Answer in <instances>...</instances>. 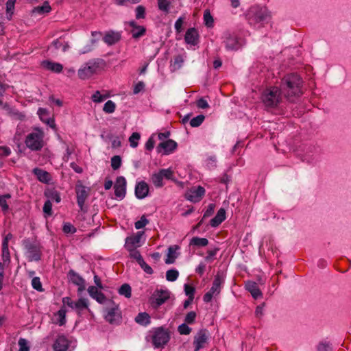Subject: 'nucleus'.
I'll return each mask as SVG.
<instances>
[{"label": "nucleus", "instance_id": "nucleus-1", "mask_svg": "<svg viewBox=\"0 0 351 351\" xmlns=\"http://www.w3.org/2000/svg\"><path fill=\"white\" fill-rule=\"evenodd\" d=\"M303 80L297 73H289L283 77L280 84V90L284 97L289 102H295L302 92Z\"/></svg>", "mask_w": 351, "mask_h": 351}, {"label": "nucleus", "instance_id": "nucleus-2", "mask_svg": "<svg viewBox=\"0 0 351 351\" xmlns=\"http://www.w3.org/2000/svg\"><path fill=\"white\" fill-rule=\"evenodd\" d=\"M282 92L277 86L266 88L261 95V101L267 109H276L282 103Z\"/></svg>", "mask_w": 351, "mask_h": 351}, {"label": "nucleus", "instance_id": "nucleus-3", "mask_svg": "<svg viewBox=\"0 0 351 351\" xmlns=\"http://www.w3.org/2000/svg\"><path fill=\"white\" fill-rule=\"evenodd\" d=\"M246 19L251 25L267 23L270 19L269 12L265 8L251 7L246 13Z\"/></svg>", "mask_w": 351, "mask_h": 351}, {"label": "nucleus", "instance_id": "nucleus-4", "mask_svg": "<svg viewBox=\"0 0 351 351\" xmlns=\"http://www.w3.org/2000/svg\"><path fill=\"white\" fill-rule=\"evenodd\" d=\"M44 137V132L39 128H35L26 136L25 144L31 151H40L45 145Z\"/></svg>", "mask_w": 351, "mask_h": 351}, {"label": "nucleus", "instance_id": "nucleus-5", "mask_svg": "<svg viewBox=\"0 0 351 351\" xmlns=\"http://www.w3.org/2000/svg\"><path fill=\"white\" fill-rule=\"evenodd\" d=\"M105 66L106 62L102 59H96L89 61L79 69L78 76L82 80H86L104 69Z\"/></svg>", "mask_w": 351, "mask_h": 351}, {"label": "nucleus", "instance_id": "nucleus-6", "mask_svg": "<svg viewBox=\"0 0 351 351\" xmlns=\"http://www.w3.org/2000/svg\"><path fill=\"white\" fill-rule=\"evenodd\" d=\"M23 245L25 250L28 261H38L40 260L42 247L38 241H32L29 239H25L23 241Z\"/></svg>", "mask_w": 351, "mask_h": 351}, {"label": "nucleus", "instance_id": "nucleus-7", "mask_svg": "<svg viewBox=\"0 0 351 351\" xmlns=\"http://www.w3.org/2000/svg\"><path fill=\"white\" fill-rule=\"evenodd\" d=\"M225 282V276L223 272L218 271L215 276L212 287L210 290L203 296V300L206 303L211 302L214 296L218 295Z\"/></svg>", "mask_w": 351, "mask_h": 351}, {"label": "nucleus", "instance_id": "nucleus-8", "mask_svg": "<svg viewBox=\"0 0 351 351\" xmlns=\"http://www.w3.org/2000/svg\"><path fill=\"white\" fill-rule=\"evenodd\" d=\"M152 339L154 348H163L170 339L169 330L164 326L154 328Z\"/></svg>", "mask_w": 351, "mask_h": 351}, {"label": "nucleus", "instance_id": "nucleus-9", "mask_svg": "<svg viewBox=\"0 0 351 351\" xmlns=\"http://www.w3.org/2000/svg\"><path fill=\"white\" fill-rule=\"evenodd\" d=\"M163 179L170 180L176 182L173 171L170 169H162L154 173L151 176V180L156 188H161L164 186Z\"/></svg>", "mask_w": 351, "mask_h": 351}, {"label": "nucleus", "instance_id": "nucleus-10", "mask_svg": "<svg viewBox=\"0 0 351 351\" xmlns=\"http://www.w3.org/2000/svg\"><path fill=\"white\" fill-rule=\"evenodd\" d=\"M170 298V292L168 290L156 289L149 299L151 306L156 310L165 304Z\"/></svg>", "mask_w": 351, "mask_h": 351}, {"label": "nucleus", "instance_id": "nucleus-11", "mask_svg": "<svg viewBox=\"0 0 351 351\" xmlns=\"http://www.w3.org/2000/svg\"><path fill=\"white\" fill-rule=\"evenodd\" d=\"M112 306L108 307L105 310V319L111 324H119L121 322V313L118 305L115 304L113 301H110Z\"/></svg>", "mask_w": 351, "mask_h": 351}, {"label": "nucleus", "instance_id": "nucleus-12", "mask_svg": "<svg viewBox=\"0 0 351 351\" xmlns=\"http://www.w3.org/2000/svg\"><path fill=\"white\" fill-rule=\"evenodd\" d=\"M77 203L81 210H83L84 204L89 196L90 189L78 181L75 184Z\"/></svg>", "mask_w": 351, "mask_h": 351}, {"label": "nucleus", "instance_id": "nucleus-13", "mask_svg": "<svg viewBox=\"0 0 351 351\" xmlns=\"http://www.w3.org/2000/svg\"><path fill=\"white\" fill-rule=\"evenodd\" d=\"M209 332L206 329L199 330L194 337L193 346L194 351H199L206 348L208 343Z\"/></svg>", "mask_w": 351, "mask_h": 351}, {"label": "nucleus", "instance_id": "nucleus-14", "mask_svg": "<svg viewBox=\"0 0 351 351\" xmlns=\"http://www.w3.org/2000/svg\"><path fill=\"white\" fill-rule=\"evenodd\" d=\"M143 231H138L136 234L128 237L125 239V248L126 250H132L141 247L144 243V241H143Z\"/></svg>", "mask_w": 351, "mask_h": 351}, {"label": "nucleus", "instance_id": "nucleus-15", "mask_svg": "<svg viewBox=\"0 0 351 351\" xmlns=\"http://www.w3.org/2000/svg\"><path fill=\"white\" fill-rule=\"evenodd\" d=\"M222 38L225 47L227 50L236 51L240 48V44L238 38L234 34L230 32H225Z\"/></svg>", "mask_w": 351, "mask_h": 351}, {"label": "nucleus", "instance_id": "nucleus-16", "mask_svg": "<svg viewBox=\"0 0 351 351\" xmlns=\"http://www.w3.org/2000/svg\"><path fill=\"white\" fill-rule=\"evenodd\" d=\"M205 189L201 186H194L189 189L185 195L186 199L196 203L199 202L205 195Z\"/></svg>", "mask_w": 351, "mask_h": 351}, {"label": "nucleus", "instance_id": "nucleus-17", "mask_svg": "<svg viewBox=\"0 0 351 351\" xmlns=\"http://www.w3.org/2000/svg\"><path fill=\"white\" fill-rule=\"evenodd\" d=\"M114 195L117 198L122 199L126 193V180L123 176L117 177L114 186Z\"/></svg>", "mask_w": 351, "mask_h": 351}, {"label": "nucleus", "instance_id": "nucleus-18", "mask_svg": "<svg viewBox=\"0 0 351 351\" xmlns=\"http://www.w3.org/2000/svg\"><path fill=\"white\" fill-rule=\"evenodd\" d=\"M69 341L64 335H58L53 345L54 351H67Z\"/></svg>", "mask_w": 351, "mask_h": 351}, {"label": "nucleus", "instance_id": "nucleus-19", "mask_svg": "<svg viewBox=\"0 0 351 351\" xmlns=\"http://www.w3.org/2000/svg\"><path fill=\"white\" fill-rule=\"evenodd\" d=\"M184 40L186 43L195 46L199 43V34L197 30L191 27L187 29L184 36Z\"/></svg>", "mask_w": 351, "mask_h": 351}, {"label": "nucleus", "instance_id": "nucleus-20", "mask_svg": "<svg viewBox=\"0 0 351 351\" xmlns=\"http://www.w3.org/2000/svg\"><path fill=\"white\" fill-rule=\"evenodd\" d=\"M89 295L99 304H104L107 298L106 295L95 286H90L88 289Z\"/></svg>", "mask_w": 351, "mask_h": 351}, {"label": "nucleus", "instance_id": "nucleus-21", "mask_svg": "<svg viewBox=\"0 0 351 351\" xmlns=\"http://www.w3.org/2000/svg\"><path fill=\"white\" fill-rule=\"evenodd\" d=\"M177 147V143L171 139L161 142L157 147V152H161L164 150L165 154H168L173 152Z\"/></svg>", "mask_w": 351, "mask_h": 351}, {"label": "nucleus", "instance_id": "nucleus-22", "mask_svg": "<svg viewBox=\"0 0 351 351\" xmlns=\"http://www.w3.org/2000/svg\"><path fill=\"white\" fill-rule=\"evenodd\" d=\"M149 186L144 182L141 181L136 184L135 187V195L138 199H143L148 195Z\"/></svg>", "mask_w": 351, "mask_h": 351}, {"label": "nucleus", "instance_id": "nucleus-23", "mask_svg": "<svg viewBox=\"0 0 351 351\" xmlns=\"http://www.w3.org/2000/svg\"><path fill=\"white\" fill-rule=\"evenodd\" d=\"M88 306V300L86 298H81L75 302L73 309H75L79 315H82L84 310H87L89 313L91 312Z\"/></svg>", "mask_w": 351, "mask_h": 351}, {"label": "nucleus", "instance_id": "nucleus-24", "mask_svg": "<svg viewBox=\"0 0 351 351\" xmlns=\"http://www.w3.org/2000/svg\"><path fill=\"white\" fill-rule=\"evenodd\" d=\"M33 173L36 176L37 179L44 183V184H49L51 180V176L50 173L40 168H34L33 169Z\"/></svg>", "mask_w": 351, "mask_h": 351}, {"label": "nucleus", "instance_id": "nucleus-25", "mask_svg": "<svg viewBox=\"0 0 351 351\" xmlns=\"http://www.w3.org/2000/svg\"><path fill=\"white\" fill-rule=\"evenodd\" d=\"M41 66L44 69L56 73H61L63 69V66L60 63L52 62L50 60H43L41 62Z\"/></svg>", "mask_w": 351, "mask_h": 351}, {"label": "nucleus", "instance_id": "nucleus-26", "mask_svg": "<svg viewBox=\"0 0 351 351\" xmlns=\"http://www.w3.org/2000/svg\"><path fill=\"white\" fill-rule=\"evenodd\" d=\"M121 39V34L117 32L110 31L106 33L103 40L108 45L118 43Z\"/></svg>", "mask_w": 351, "mask_h": 351}, {"label": "nucleus", "instance_id": "nucleus-27", "mask_svg": "<svg viewBox=\"0 0 351 351\" xmlns=\"http://www.w3.org/2000/svg\"><path fill=\"white\" fill-rule=\"evenodd\" d=\"M245 289L247 290L254 299H257L262 295V293L256 282L248 281L245 283Z\"/></svg>", "mask_w": 351, "mask_h": 351}, {"label": "nucleus", "instance_id": "nucleus-28", "mask_svg": "<svg viewBox=\"0 0 351 351\" xmlns=\"http://www.w3.org/2000/svg\"><path fill=\"white\" fill-rule=\"evenodd\" d=\"M4 109L13 120L23 121L25 118V115L23 112L10 107L8 104L4 105Z\"/></svg>", "mask_w": 351, "mask_h": 351}, {"label": "nucleus", "instance_id": "nucleus-29", "mask_svg": "<svg viewBox=\"0 0 351 351\" xmlns=\"http://www.w3.org/2000/svg\"><path fill=\"white\" fill-rule=\"evenodd\" d=\"M135 322L143 326H147L151 324V317L146 312L139 313L134 318Z\"/></svg>", "mask_w": 351, "mask_h": 351}, {"label": "nucleus", "instance_id": "nucleus-30", "mask_svg": "<svg viewBox=\"0 0 351 351\" xmlns=\"http://www.w3.org/2000/svg\"><path fill=\"white\" fill-rule=\"evenodd\" d=\"M69 276L72 282L79 286V290L82 291L84 289V280L73 270H70Z\"/></svg>", "mask_w": 351, "mask_h": 351}, {"label": "nucleus", "instance_id": "nucleus-31", "mask_svg": "<svg viewBox=\"0 0 351 351\" xmlns=\"http://www.w3.org/2000/svg\"><path fill=\"white\" fill-rule=\"evenodd\" d=\"M226 219V210L223 208H220L217 215L213 218L210 224L212 227H217Z\"/></svg>", "mask_w": 351, "mask_h": 351}, {"label": "nucleus", "instance_id": "nucleus-32", "mask_svg": "<svg viewBox=\"0 0 351 351\" xmlns=\"http://www.w3.org/2000/svg\"><path fill=\"white\" fill-rule=\"evenodd\" d=\"M66 311L64 308L62 307L56 313H55L54 316L56 318L54 322L55 324H58L59 326H63L66 324Z\"/></svg>", "mask_w": 351, "mask_h": 351}, {"label": "nucleus", "instance_id": "nucleus-33", "mask_svg": "<svg viewBox=\"0 0 351 351\" xmlns=\"http://www.w3.org/2000/svg\"><path fill=\"white\" fill-rule=\"evenodd\" d=\"M51 8L48 1H45L41 6H37L34 8L32 13L36 14H44L49 13Z\"/></svg>", "mask_w": 351, "mask_h": 351}, {"label": "nucleus", "instance_id": "nucleus-34", "mask_svg": "<svg viewBox=\"0 0 351 351\" xmlns=\"http://www.w3.org/2000/svg\"><path fill=\"white\" fill-rule=\"evenodd\" d=\"M69 46L68 43H63L60 39H56L51 43V45L48 47V49H51L53 48L55 50L61 49L63 52H65L69 49Z\"/></svg>", "mask_w": 351, "mask_h": 351}, {"label": "nucleus", "instance_id": "nucleus-35", "mask_svg": "<svg viewBox=\"0 0 351 351\" xmlns=\"http://www.w3.org/2000/svg\"><path fill=\"white\" fill-rule=\"evenodd\" d=\"M179 249L178 245H172L168 248L167 258L165 260L166 264L173 263L176 258V250Z\"/></svg>", "mask_w": 351, "mask_h": 351}, {"label": "nucleus", "instance_id": "nucleus-36", "mask_svg": "<svg viewBox=\"0 0 351 351\" xmlns=\"http://www.w3.org/2000/svg\"><path fill=\"white\" fill-rule=\"evenodd\" d=\"M208 240L206 238H200L198 237H193L189 242L190 246L205 247L208 245Z\"/></svg>", "mask_w": 351, "mask_h": 351}, {"label": "nucleus", "instance_id": "nucleus-37", "mask_svg": "<svg viewBox=\"0 0 351 351\" xmlns=\"http://www.w3.org/2000/svg\"><path fill=\"white\" fill-rule=\"evenodd\" d=\"M171 3L170 0H158V8L165 14H169Z\"/></svg>", "mask_w": 351, "mask_h": 351}, {"label": "nucleus", "instance_id": "nucleus-38", "mask_svg": "<svg viewBox=\"0 0 351 351\" xmlns=\"http://www.w3.org/2000/svg\"><path fill=\"white\" fill-rule=\"evenodd\" d=\"M119 293L124 295L127 298H130L132 295V289L128 284H123L121 286L118 291Z\"/></svg>", "mask_w": 351, "mask_h": 351}, {"label": "nucleus", "instance_id": "nucleus-39", "mask_svg": "<svg viewBox=\"0 0 351 351\" xmlns=\"http://www.w3.org/2000/svg\"><path fill=\"white\" fill-rule=\"evenodd\" d=\"M204 21L206 27H211L213 26V17L208 10H206L204 12Z\"/></svg>", "mask_w": 351, "mask_h": 351}, {"label": "nucleus", "instance_id": "nucleus-40", "mask_svg": "<svg viewBox=\"0 0 351 351\" xmlns=\"http://www.w3.org/2000/svg\"><path fill=\"white\" fill-rule=\"evenodd\" d=\"M178 276L179 272L176 269H169L166 272V279L169 282L176 281L178 279Z\"/></svg>", "mask_w": 351, "mask_h": 351}, {"label": "nucleus", "instance_id": "nucleus-41", "mask_svg": "<svg viewBox=\"0 0 351 351\" xmlns=\"http://www.w3.org/2000/svg\"><path fill=\"white\" fill-rule=\"evenodd\" d=\"M116 109V104L112 100L106 101L104 106L103 110L108 114L113 113Z\"/></svg>", "mask_w": 351, "mask_h": 351}, {"label": "nucleus", "instance_id": "nucleus-42", "mask_svg": "<svg viewBox=\"0 0 351 351\" xmlns=\"http://www.w3.org/2000/svg\"><path fill=\"white\" fill-rule=\"evenodd\" d=\"M11 195L9 193L5 194L3 195H0V206L3 212L8 211L9 209V206L7 204V199H10Z\"/></svg>", "mask_w": 351, "mask_h": 351}, {"label": "nucleus", "instance_id": "nucleus-43", "mask_svg": "<svg viewBox=\"0 0 351 351\" xmlns=\"http://www.w3.org/2000/svg\"><path fill=\"white\" fill-rule=\"evenodd\" d=\"M108 97H109L108 95H103L101 94L100 91L97 90L91 96V99L95 103H101L103 101H104L106 98H108Z\"/></svg>", "mask_w": 351, "mask_h": 351}, {"label": "nucleus", "instance_id": "nucleus-44", "mask_svg": "<svg viewBox=\"0 0 351 351\" xmlns=\"http://www.w3.org/2000/svg\"><path fill=\"white\" fill-rule=\"evenodd\" d=\"M141 135L138 132H133L132 135L129 138V142L130 146L133 148H135L138 145V141L140 140Z\"/></svg>", "mask_w": 351, "mask_h": 351}, {"label": "nucleus", "instance_id": "nucleus-45", "mask_svg": "<svg viewBox=\"0 0 351 351\" xmlns=\"http://www.w3.org/2000/svg\"><path fill=\"white\" fill-rule=\"evenodd\" d=\"M205 119V117L203 114L197 115V117L193 118L190 121V125L193 128H196L199 126Z\"/></svg>", "mask_w": 351, "mask_h": 351}, {"label": "nucleus", "instance_id": "nucleus-46", "mask_svg": "<svg viewBox=\"0 0 351 351\" xmlns=\"http://www.w3.org/2000/svg\"><path fill=\"white\" fill-rule=\"evenodd\" d=\"M130 253V257L136 260L138 264L143 260L140 252L137 249L127 250Z\"/></svg>", "mask_w": 351, "mask_h": 351}, {"label": "nucleus", "instance_id": "nucleus-47", "mask_svg": "<svg viewBox=\"0 0 351 351\" xmlns=\"http://www.w3.org/2000/svg\"><path fill=\"white\" fill-rule=\"evenodd\" d=\"M62 231L65 234H74L75 232H76L77 229L71 223L67 222L64 223L62 227Z\"/></svg>", "mask_w": 351, "mask_h": 351}, {"label": "nucleus", "instance_id": "nucleus-48", "mask_svg": "<svg viewBox=\"0 0 351 351\" xmlns=\"http://www.w3.org/2000/svg\"><path fill=\"white\" fill-rule=\"evenodd\" d=\"M121 165V158L119 156H114L111 158V167L114 170L120 168Z\"/></svg>", "mask_w": 351, "mask_h": 351}, {"label": "nucleus", "instance_id": "nucleus-49", "mask_svg": "<svg viewBox=\"0 0 351 351\" xmlns=\"http://www.w3.org/2000/svg\"><path fill=\"white\" fill-rule=\"evenodd\" d=\"M32 287L38 291H43V289L39 277H34L32 280Z\"/></svg>", "mask_w": 351, "mask_h": 351}, {"label": "nucleus", "instance_id": "nucleus-50", "mask_svg": "<svg viewBox=\"0 0 351 351\" xmlns=\"http://www.w3.org/2000/svg\"><path fill=\"white\" fill-rule=\"evenodd\" d=\"M188 324L184 323L180 325L178 328V331L180 335H189L191 332V328L187 325Z\"/></svg>", "mask_w": 351, "mask_h": 351}, {"label": "nucleus", "instance_id": "nucleus-51", "mask_svg": "<svg viewBox=\"0 0 351 351\" xmlns=\"http://www.w3.org/2000/svg\"><path fill=\"white\" fill-rule=\"evenodd\" d=\"M1 256L2 259L4 263H10V255L8 247H1Z\"/></svg>", "mask_w": 351, "mask_h": 351}, {"label": "nucleus", "instance_id": "nucleus-52", "mask_svg": "<svg viewBox=\"0 0 351 351\" xmlns=\"http://www.w3.org/2000/svg\"><path fill=\"white\" fill-rule=\"evenodd\" d=\"M145 8L143 5H138L136 8V19H145Z\"/></svg>", "mask_w": 351, "mask_h": 351}, {"label": "nucleus", "instance_id": "nucleus-53", "mask_svg": "<svg viewBox=\"0 0 351 351\" xmlns=\"http://www.w3.org/2000/svg\"><path fill=\"white\" fill-rule=\"evenodd\" d=\"M149 221L147 219V218L145 216H142L140 219V220L135 222V228L138 230L144 228L147 223Z\"/></svg>", "mask_w": 351, "mask_h": 351}, {"label": "nucleus", "instance_id": "nucleus-54", "mask_svg": "<svg viewBox=\"0 0 351 351\" xmlns=\"http://www.w3.org/2000/svg\"><path fill=\"white\" fill-rule=\"evenodd\" d=\"M196 318V313L194 311H191L186 314L184 318V322L188 324H193Z\"/></svg>", "mask_w": 351, "mask_h": 351}, {"label": "nucleus", "instance_id": "nucleus-55", "mask_svg": "<svg viewBox=\"0 0 351 351\" xmlns=\"http://www.w3.org/2000/svg\"><path fill=\"white\" fill-rule=\"evenodd\" d=\"M19 346V351H29V348L27 345V341L23 338H20L18 342Z\"/></svg>", "mask_w": 351, "mask_h": 351}, {"label": "nucleus", "instance_id": "nucleus-56", "mask_svg": "<svg viewBox=\"0 0 351 351\" xmlns=\"http://www.w3.org/2000/svg\"><path fill=\"white\" fill-rule=\"evenodd\" d=\"M43 209V212L48 216L52 215V204L50 200H47L45 202Z\"/></svg>", "mask_w": 351, "mask_h": 351}, {"label": "nucleus", "instance_id": "nucleus-57", "mask_svg": "<svg viewBox=\"0 0 351 351\" xmlns=\"http://www.w3.org/2000/svg\"><path fill=\"white\" fill-rule=\"evenodd\" d=\"M219 249L218 247H215L213 250H209L207 251V255L205 257V260L208 262H210L213 260V258L217 254Z\"/></svg>", "mask_w": 351, "mask_h": 351}, {"label": "nucleus", "instance_id": "nucleus-58", "mask_svg": "<svg viewBox=\"0 0 351 351\" xmlns=\"http://www.w3.org/2000/svg\"><path fill=\"white\" fill-rule=\"evenodd\" d=\"M138 265L146 274H152L154 273L152 268L149 265H147L144 260L141 261Z\"/></svg>", "mask_w": 351, "mask_h": 351}, {"label": "nucleus", "instance_id": "nucleus-59", "mask_svg": "<svg viewBox=\"0 0 351 351\" xmlns=\"http://www.w3.org/2000/svg\"><path fill=\"white\" fill-rule=\"evenodd\" d=\"M184 292L189 298H194L195 288L188 284L184 285Z\"/></svg>", "mask_w": 351, "mask_h": 351}, {"label": "nucleus", "instance_id": "nucleus-60", "mask_svg": "<svg viewBox=\"0 0 351 351\" xmlns=\"http://www.w3.org/2000/svg\"><path fill=\"white\" fill-rule=\"evenodd\" d=\"M145 33V28L143 26H138L137 31H132V36L135 38H139Z\"/></svg>", "mask_w": 351, "mask_h": 351}, {"label": "nucleus", "instance_id": "nucleus-61", "mask_svg": "<svg viewBox=\"0 0 351 351\" xmlns=\"http://www.w3.org/2000/svg\"><path fill=\"white\" fill-rule=\"evenodd\" d=\"M196 104H197V108H200V109H206V108H209L208 101L203 97L199 99L197 101Z\"/></svg>", "mask_w": 351, "mask_h": 351}, {"label": "nucleus", "instance_id": "nucleus-62", "mask_svg": "<svg viewBox=\"0 0 351 351\" xmlns=\"http://www.w3.org/2000/svg\"><path fill=\"white\" fill-rule=\"evenodd\" d=\"M183 23V18L182 17H180L176 21L174 27L177 33H180L182 32Z\"/></svg>", "mask_w": 351, "mask_h": 351}, {"label": "nucleus", "instance_id": "nucleus-63", "mask_svg": "<svg viewBox=\"0 0 351 351\" xmlns=\"http://www.w3.org/2000/svg\"><path fill=\"white\" fill-rule=\"evenodd\" d=\"M145 88V84L143 82H138L134 87V94H138L142 91Z\"/></svg>", "mask_w": 351, "mask_h": 351}, {"label": "nucleus", "instance_id": "nucleus-64", "mask_svg": "<svg viewBox=\"0 0 351 351\" xmlns=\"http://www.w3.org/2000/svg\"><path fill=\"white\" fill-rule=\"evenodd\" d=\"M331 347L328 343H321L317 346V351H330Z\"/></svg>", "mask_w": 351, "mask_h": 351}]
</instances>
